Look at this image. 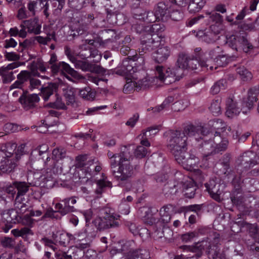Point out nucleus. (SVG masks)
I'll list each match as a JSON object with an SVG mask.
<instances>
[{
  "mask_svg": "<svg viewBox=\"0 0 259 259\" xmlns=\"http://www.w3.org/2000/svg\"><path fill=\"white\" fill-rule=\"evenodd\" d=\"M194 62H197V60L191 59L187 54L180 53L177 61L178 67L165 70L162 66L157 65L155 67L156 76L164 84H171L182 77L183 69L188 68L196 69V67L192 66Z\"/></svg>",
  "mask_w": 259,
  "mask_h": 259,
  "instance_id": "nucleus-1",
  "label": "nucleus"
},
{
  "mask_svg": "<svg viewBox=\"0 0 259 259\" xmlns=\"http://www.w3.org/2000/svg\"><path fill=\"white\" fill-rule=\"evenodd\" d=\"M132 155L124 152L111 158V170L114 179L120 184L128 182L134 175L133 166L131 163Z\"/></svg>",
  "mask_w": 259,
  "mask_h": 259,
  "instance_id": "nucleus-2",
  "label": "nucleus"
},
{
  "mask_svg": "<svg viewBox=\"0 0 259 259\" xmlns=\"http://www.w3.org/2000/svg\"><path fill=\"white\" fill-rule=\"evenodd\" d=\"M100 217L97 218L93 222L98 230L101 231L119 226L118 222L119 215L116 214L113 209L104 207L100 209Z\"/></svg>",
  "mask_w": 259,
  "mask_h": 259,
  "instance_id": "nucleus-3",
  "label": "nucleus"
},
{
  "mask_svg": "<svg viewBox=\"0 0 259 259\" xmlns=\"http://www.w3.org/2000/svg\"><path fill=\"white\" fill-rule=\"evenodd\" d=\"M168 134V147L174 156L185 152L189 140L184 131L170 130Z\"/></svg>",
  "mask_w": 259,
  "mask_h": 259,
  "instance_id": "nucleus-4",
  "label": "nucleus"
},
{
  "mask_svg": "<svg viewBox=\"0 0 259 259\" xmlns=\"http://www.w3.org/2000/svg\"><path fill=\"white\" fill-rule=\"evenodd\" d=\"M48 150V146L42 145L31 152L30 158L33 168L38 169L41 165L46 167H52L54 165V163H50L51 158L49 156Z\"/></svg>",
  "mask_w": 259,
  "mask_h": 259,
  "instance_id": "nucleus-5",
  "label": "nucleus"
},
{
  "mask_svg": "<svg viewBox=\"0 0 259 259\" xmlns=\"http://www.w3.org/2000/svg\"><path fill=\"white\" fill-rule=\"evenodd\" d=\"M226 39V45L235 52L242 49L247 53L252 48V46L249 43L246 37L244 35H241L239 33L227 35Z\"/></svg>",
  "mask_w": 259,
  "mask_h": 259,
  "instance_id": "nucleus-6",
  "label": "nucleus"
},
{
  "mask_svg": "<svg viewBox=\"0 0 259 259\" xmlns=\"http://www.w3.org/2000/svg\"><path fill=\"white\" fill-rule=\"evenodd\" d=\"M161 40L157 35L147 34L141 40V46L138 49L139 54L148 56L152 51L160 46Z\"/></svg>",
  "mask_w": 259,
  "mask_h": 259,
  "instance_id": "nucleus-7",
  "label": "nucleus"
},
{
  "mask_svg": "<svg viewBox=\"0 0 259 259\" xmlns=\"http://www.w3.org/2000/svg\"><path fill=\"white\" fill-rule=\"evenodd\" d=\"M188 139L194 138L196 141H199V139H203L208 133L207 129L202 125H194L189 124L186 126L183 130Z\"/></svg>",
  "mask_w": 259,
  "mask_h": 259,
  "instance_id": "nucleus-8",
  "label": "nucleus"
},
{
  "mask_svg": "<svg viewBox=\"0 0 259 259\" xmlns=\"http://www.w3.org/2000/svg\"><path fill=\"white\" fill-rule=\"evenodd\" d=\"M13 184L16 188L17 194L15 197V201L20 203H22L21 209L23 207H25V204L23 203L25 200L24 195L28 192L30 187L35 186V184L33 182H25L22 181H14Z\"/></svg>",
  "mask_w": 259,
  "mask_h": 259,
  "instance_id": "nucleus-9",
  "label": "nucleus"
},
{
  "mask_svg": "<svg viewBox=\"0 0 259 259\" xmlns=\"http://www.w3.org/2000/svg\"><path fill=\"white\" fill-rule=\"evenodd\" d=\"M220 29L216 24L211 25L209 29L199 31L196 36L208 44L213 43L219 38Z\"/></svg>",
  "mask_w": 259,
  "mask_h": 259,
  "instance_id": "nucleus-10",
  "label": "nucleus"
},
{
  "mask_svg": "<svg viewBox=\"0 0 259 259\" xmlns=\"http://www.w3.org/2000/svg\"><path fill=\"white\" fill-rule=\"evenodd\" d=\"M259 94V89L257 87L250 88L248 92V97L244 98L241 103V110L244 114H247L256 102Z\"/></svg>",
  "mask_w": 259,
  "mask_h": 259,
  "instance_id": "nucleus-11",
  "label": "nucleus"
},
{
  "mask_svg": "<svg viewBox=\"0 0 259 259\" xmlns=\"http://www.w3.org/2000/svg\"><path fill=\"white\" fill-rule=\"evenodd\" d=\"M51 69L52 73L55 75L58 73H63L66 72L77 79H83V77L79 75L77 71L71 68L70 66L64 62H59L57 64L49 66Z\"/></svg>",
  "mask_w": 259,
  "mask_h": 259,
  "instance_id": "nucleus-12",
  "label": "nucleus"
},
{
  "mask_svg": "<svg viewBox=\"0 0 259 259\" xmlns=\"http://www.w3.org/2000/svg\"><path fill=\"white\" fill-rule=\"evenodd\" d=\"M39 100V97L36 94L27 95L26 93H23L20 97L19 101L22 107L27 111L36 108Z\"/></svg>",
  "mask_w": 259,
  "mask_h": 259,
  "instance_id": "nucleus-13",
  "label": "nucleus"
},
{
  "mask_svg": "<svg viewBox=\"0 0 259 259\" xmlns=\"http://www.w3.org/2000/svg\"><path fill=\"white\" fill-rule=\"evenodd\" d=\"M231 154L226 153L221 160L220 168L217 171L222 178H229L233 176V170L230 166Z\"/></svg>",
  "mask_w": 259,
  "mask_h": 259,
  "instance_id": "nucleus-14",
  "label": "nucleus"
},
{
  "mask_svg": "<svg viewBox=\"0 0 259 259\" xmlns=\"http://www.w3.org/2000/svg\"><path fill=\"white\" fill-rule=\"evenodd\" d=\"M20 64L18 62H13L0 67V76L2 78L3 82L9 83L15 79L13 70L18 67Z\"/></svg>",
  "mask_w": 259,
  "mask_h": 259,
  "instance_id": "nucleus-15",
  "label": "nucleus"
},
{
  "mask_svg": "<svg viewBox=\"0 0 259 259\" xmlns=\"http://www.w3.org/2000/svg\"><path fill=\"white\" fill-rule=\"evenodd\" d=\"M236 55L234 54H223L222 53L220 54L214 60H207L206 61H201L199 64L202 67H205L207 70H212L213 67L210 65L211 62H215L218 66H224L227 64L228 63V59L231 58L235 57Z\"/></svg>",
  "mask_w": 259,
  "mask_h": 259,
  "instance_id": "nucleus-16",
  "label": "nucleus"
},
{
  "mask_svg": "<svg viewBox=\"0 0 259 259\" xmlns=\"http://www.w3.org/2000/svg\"><path fill=\"white\" fill-rule=\"evenodd\" d=\"M2 215L4 222L7 223L6 228L4 229L6 233L13 227V224H16L19 222L18 212L15 209L5 210Z\"/></svg>",
  "mask_w": 259,
  "mask_h": 259,
  "instance_id": "nucleus-17",
  "label": "nucleus"
},
{
  "mask_svg": "<svg viewBox=\"0 0 259 259\" xmlns=\"http://www.w3.org/2000/svg\"><path fill=\"white\" fill-rule=\"evenodd\" d=\"M75 68L80 69L84 71H91L97 74H104L106 70L102 66L92 64L87 61L79 60L75 63Z\"/></svg>",
  "mask_w": 259,
  "mask_h": 259,
  "instance_id": "nucleus-18",
  "label": "nucleus"
},
{
  "mask_svg": "<svg viewBox=\"0 0 259 259\" xmlns=\"http://www.w3.org/2000/svg\"><path fill=\"white\" fill-rule=\"evenodd\" d=\"M19 159L14 158H2L0 157V175L9 174L14 170L18 165Z\"/></svg>",
  "mask_w": 259,
  "mask_h": 259,
  "instance_id": "nucleus-19",
  "label": "nucleus"
},
{
  "mask_svg": "<svg viewBox=\"0 0 259 259\" xmlns=\"http://www.w3.org/2000/svg\"><path fill=\"white\" fill-rule=\"evenodd\" d=\"M95 159L89 158L87 155H79L76 158V167L77 168H82L87 173H90L92 171L94 164L96 163Z\"/></svg>",
  "mask_w": 259,
  "mask_h": 259,
  "instance_id": "nucleus-20",
  "label": "nucleus"
},
{
  "mask_svg": "<svg viewBox=\"0 0 259 259\" xmlns=\"http://www.w3.org/2000/svg\"><path fill=\"white\" fill-rule=\"evenodd\" d=\"M254 156V154L251 152H245L238 157L237 163L242 166L244 170H247L257 163V161L253 159Z\"/></svg>",
  "mask_w": 259,
  "mask_h": 259,
  "instance_id": "nucleus-21",
  "label": "nucleus"
},
{
  "mask_svg": "<svg viewBox=\"0 0 259 259\" xmlns=\"http://www.w3.org/2000/svg\"><path fill=\"white\" fill-rule=\"evenodd\" d=\"M134 17L148 23H151L159 21L158 16L155 12H146L141 9H137L134 13Z\"/></svg>",
  "mask_w": 259,
  "mask_h": 259,
  "instance_id": "nucleus-22",
  "label": "nucleus"
},
{
  "mask_svg": "<svg viewBox=\"0 0 259 259\" xmlns=\"http://www.w3.org/2000/svg\"><path fill=\"white\" fill-rule=\"evenodd\" d=\"M52 238L55 242L58 243L63 246L67 245L71 240H79L78 238L71 234L60 232H57L56 234L53 233Z\"/></svg>",
  "mask_w": 259,
  "mask_h": 259,
  "instance_id": "nucleus-23",
  "label": "nucleus"
},
{
  "mask_svg": "<svg viewBox=\"0 0 259 259\" xmlns=\"http://www.w3.org/2000/svg\"><path fill=\"white\" fill-rule=\"evenodd\" d=\"M206 190L210 194L211 197L217 201L220 200V195L222 193L220 189L221 185L217 183L214 180H211L208 183L205 184Z\"/></svg>",
  "mask_w": 259,
  "mask_h": 259,
  "instance_id": "nucleus-24",
  "label": "nucleus"
},
{
  "mask_svg": "<svg viewBox=\"0 0 259 259\" xmlns=\"http://www.w3.org/2000/svg\"><path fill=\"white\" fill-rule=\"evenodd\" d=\"M20 26L26 28L28 32L35 34H38L41 32V25L38 23V20L37 18L24 20L20 24Z\"/></svg>",
  "mask_w": 259,
  "mask_h": 259,
  "instance_id": "nucleus-25",
  "label": "nucleus"
},
{
  "mask_svg": "<svg viewBox=\"0 0 259 259\" xmlns=\"http://www.w3.org/2000/svg\"><path fill=\"white\" fill-rule=\"evenodd\" d=\"M176 160L182 164L184 168L188 170H192L194 166L199 162V160H194L186 157L185 152L175 156Z\"/></svg>",
  "mask_w": 259,
  "mask_h": 259,
  "instance_id": "nucleus-26",
  "label": "nucleus"
},
{
  "mask_svg": "<svg viewBox=\"0 0 259 259\" xmlns=\"http://www.w3.org/2000/svg\"><path fill=\"white\" fill-rule=\"evenodd\" d=\"M170 54V51L168 47H161L153 53V58L155 62L162 63L167 59Z\"/></svg>",
  "mask_w": 259,
  "mask_h": 259,
  "instance_id": "nucleus-27",
  "label": "nucleus"
},
{
  "mask_svg": "<svg viewBox=\"0 0 259 259\" xmlns=\"http://www.w3.org/2000/svg\"><path fill=\"white\" fill-rule=\"evenodd\" d=\"M169 6L164 2H160L158 3L155 8V12L159 18V21H166L169 17Z\"/></svg>",
  "mask_w": 259,
  "mask_h": 259,
  "instance_id": "nucleus-28",
  "label": "nucleus"
},
{
  "mask_svg": "<svg viewBox=\"0 0 259 259\" xmlns=\"http://www.w3.org/2000/svg\"><path fill=\"white\" fill-rule=\"evenodd\" d=\"M175 208V206L170 204L162 206L159 210L160 218L159 221L163 224L168 223L171 219V215L174 213Z\"/></svg>",
  "mask_w": 259,
  "mask_h": 259,
  "instance_id": "nucleus-29",
  "label": "nucleus"
},
{
  "mask_svg": "<svg viewBox=\"0 0 259 259\" xmlns=\"http://www.w3.org/2000/svg\"><path fill=\"white\" fill-rule=\"evenodd\" d=\"M16 147L15 144L8 143L1 147L0 151V157L2 158H14L16 159H19L18 154L14 151Z\"/></svg>",
  "mask_w": 259,
  "mask_h": 259,
  "instance_id": "nucleus-30",
  "label": "nucleus"
},
{
  "mask_svg": "<svg viewBox=\"0 0 259 259\" xmlns=\"http://www.w3.org/2000/svg\"><path fill=\"white\" fill-rule=\"evenodd\" d=\"M213 141L217 153L225 151L227 149L229 141L227 139L222 138L220 132H215Z\"/></svg>",
  "mask_w": 259,
  "mask_h": 259,
  "instance_id": "nucleus-31",
  "label": "nucleus"
},
{
  "mask_svg": "<svg viewBox=\"0 0 259 259\" xmlns=\"http://www.w3.org/2000/svg\"><path fill=\"white\" fill-rule=\"evenodd\" d=\"M242 111L241 108L238 107L236 103L232 99L229 98L226 101V115L229 118H233L239 114Z\"/></svg>",
  "mask_w": 259,
  "mask_h": 259,
  "instance_id": "nucleus-32",
  "label": "nucleus"
},
{
  "mask_svg": "<svg viewBox=\"0 0 259 259\" xmlns=\"http://www.w3.org/2000/svg\"><path fill=\"white\" fill-rule=\"evenodd\" d=\"M150 257V253L148 250L139 249L130 250L125 259H149Z\"/></svg>",
  "mask_w": 259,
  "mask_h": 259,
  "instance_id": "nucleus-33",
  "label": "nucleus"
},
{
  "mask_svg": "<svg viewBox=\"0 0 259 259\" xmlns=\"http://www.w3.org/2000/svg\"><path fill=\"white\" fill-rule=\"evenodd\" d=\"M66 151L62 147H57L52 151V157L51 158L50 163H54V165L52 167H47L48 168H54L56 166L57 161L62 160L66 156Z\"/></svg>",
  "mask_w": 259,
  "mask_h": 259,
  "instance_id": "nucleus-34",
  "label": "nucleus"
},
{
  "mask_svg": "<svg viewBox=\"0 0 259 259\" xmlns=\"http://www.w3.org/2000/svg\"><path fill=\"white\" fill-rule=\"evenodd\" d=\"M62 202L64 203V204L57 203L55 205V208L61 215H64L68 213L73 211L74 206L70 205V200L68 199H64L62 200Z\"/></svg>",
  "mask_w": 259,
  "mask_h": 259,
  "instance_id": "nucleus-35",
  "label": "nucleus"
},
{
  "mask_svg": "<svg viewBox=\"0 0 259 259\" xmlns=\"http://www.w3.org/2000/svg\"><path fill=\"white\" fill-rule=\"evenodd\" d=\"M78 92L80 97L87 101H93L96 96V92L89 87L79 89Z\"/></svg>",
  "mask_w": 259,
  "mask_h": 259,
  "instance_id": "nucleus-36",
  "label": "nucleus"
},
{
  "mask_svg": "<svg viewBox=\"0 0 259 259\" xmlns=\"http://www.w3.org/2000/svg\"><path fill=\"white\" fill-rule=\"evenodd\" d=\"M201 152L203 156L207 157L209 155L217 153L215 145L213 140H209L208 142H205L202 144Z\"/></svg>",
  "mask_w": 259,
  "mask_h": 259,
  "instance_id": "nucleus-37",
  "label": "nucleus"
},
{
  "mask_svg": "<svg viewBox=\"0 0 259 259\" xmlns=\"http://www.w3.org/2000/svg\"><path fill=\"white\" fill-rule=\"evenodd\" d=\"M146 55H140L136 54L135 55L130 56L136 71H140L144 68L145 63V59L147 57Z\"/></svg>",
  "mask_w": 259,
  "mask_h": 259,
  "instance_id": "nucleus-38",
  "label": "nucleus"
},
{
  "mask_svg": "<svg viewBox=\"0 0 259 259\" xmlns=\"http://www.w3.org/2000/svg\"><path fill=\"white\" fill-rule=\"evenodd\" d=\"M197 186L193 181L185 183L183 186L184 195L188 198H192L195 195Z\"/></svg>",
  "mask_w": 259,
  "mask_h": 259,
  "instance_id": "nucleus-39",
  "label": "nucleus"
},
{
  "mask_svg": "<svg viewBox=\"0 0 259 259\" xmlns=\"http://www.w3.org/2000/svg\"><path fill=\"white\" fill-rule=\"evenodd\" d=\"M205 3L206 0H190L188 9L191 13L198 12L202 9Z\"/></svg>",
  "mask_w": 259,
  "mask_h": 259,
  "instance_id": "nucleus-40",
  "label": "nucleus"
},
{
  "mask_svg": "<svg viewBox=\"0 0 259 259\" xmlns=\"http://www.w3.org/2000/svg\"><path fill=\"white\" fill-rule=\"evenodd\" d=\"M75 89L68 87L64 90V96L68 105L73 106L75 104Z\"/></svg>",
  "mask_w": 259,
  "mask_h": 259,
  "instance_id": "nucleus-41",
  "label": "nucleus"
},
{
  "mask_svg": "<svg viewBox=\"0 0 259 259\" xmlns=\"http://www.w3.org/2000/svg\"><path fill=\"white\" fill-rule=\"evenodd\" d=\"M35 39L40 44L42 45H47L52 39L57 41L56 33L53 31L51 33H48L47 36L43 37L42 36H37L35 37Z\"/></svg>",
  "mask_w": 259,
  "mask_h": 259,
  "instance_id": "nucleus-42",
  "label": "nucleus"
},
{
  "mask_svg": "<svg viewBox=\"0 0 259 259\" xmlns=\"http://www.w3.org/2000/svg\"><path fill=\"white\" fill-rule=\"evenodd\" d=\"M181 248H183L184 250L187 251H191L192 252H197V256H192L190 257V259H198V257L201 255V253H199V251H200L202 249H203V247L201 245L197 243L195 246H187L184 245L181 247Z\"/></svg>",
  "mask_w": 259,
  "mask_h": 259,
  "instance_id": "nucleus-43",
  "label": "nucleus"
},
{
  "mask_svg": "<svg viewBox=\"0 0 259 259\" xmlns=\"http://www.w3.org/2000/svg\"><path fill=\"white\" fill-rule=\"evenodd\" d=\"M43 0L30 1L27 5L28 11L31 17L34 16L38 9V5H41Z\"/></svg>",
  "mask_w": 259,
  "mask_h": 259,
  "instance_id": "nucleus-44",
  "label": "nucleus"
},
{
  "mask_svg": "<svg viewBox=\"0 0 259 259\" xmlns=\"http://www.w3.org/2000/svg\"><path fill=\"white\" fill-rule=\"evenodd\" d=\"M142 211H144L145 212V215L143 217V221L145 224L149 225H152L157 223V219H155L152 214V211L150 209L144 208Z\"/></svg>",
  "mask_w": 259,
  "mask_h": 259,
  "instance_id": "nucleus-45",
  "label": "nucleus"
},
{
  "mask_svg": "<svg viewBox=\"0 0 259 259\" xmlns=\"http://www.w3.org/2000/svg\"><path fill=\"white\" fill-rule=\"evenodd\" d=\"M56 85L54 83H50L45 88L41 89V94L45 101H47L50 96L54 93V90L56 89Z\"/></svg>",
  "mask_w": 259,
  "mask_h": 259,
  "instance_id": "nucleus-46",
  "label": "nucleus"
},
{
  "mask_svg": "<svg viewBox=\"0 0 259 259\" xmlns=\"http://www.w3.org/2000/svg\"><path fill=\"white\" fill-rule=\"evenodd\" d=\"M97 188L95 190V193L97 195H101L106 187H110L111 186V183L104 180H99L97 182Z\"/></svg>",
  "mask_w": 259,
  "mask_h": 259,
  "instance_id": "nucleus-47",
  "label": "nucleus"
},
{
  "mask_svg": "<svg viewBox=\"0 0 259 259\" xmlns=\"http://www.w3.org/2000/svg\"><path fill=\"white\" fill-rule=\"evenodd\" d=\"M208 255L209 258L212 259H224L225 256L220 252V249L214 246L213 248L210 247L208 251Z\"/></svg>",
  "mask_w": 259,
  "mask_h": 259,
  "instance_id": "nucleus-48",
  "label": "nucleus"
},
{
  "mask_svg": "<svg viewBox=\"0 0 259 259\" xmlns=\"http://www.w3.org/2000/svg\"><path fill=\"white\" fill-rule=\"evenodd\" d=\"M78 239V240H77V239L75 240H76L75 246L74 247H71L69 250L72 252V254L76 255V252L79 250V252L80 255H82L83 253V252H82V250L88 248L90 246V244L87 242H78V241H80V239Z\"/></svg>",
  "mask_w": 259,
  "mask_h": 259,
  "instance_id": "nucleus-49",
  "label": "nucleus"
},
{
  "mask_svg": "<svg viewBox=\"0 0 259 259\" xmlns=\"http://www.w3.org/2000/svg\"><path fill=\"white\" fill-rule=\"evenodd\" d=\"M11 233L15 237H24L28 234H33L31 230L29 228L26 227H23L21 229H13L11 231Z\"/></svg>",
  "mask_w": 259,
  "mask_h": 259,
  "instance_id": "nucleus-50",
  "label": "nucleus"
},
{
  "mask_svg": "<svg viewBox=\"0 0 259 259\" xmlns=\"http://www.w3.org/2000/svg\"><path fill=\"white\" fill-rule=\"evenodd\" d=\"M209 126H211L214 130H221L224 131L226 130V124L220 119L209 121L208 122Z\"/></svg>",
  "mask_w": 259,
  "mask_h": 259,
  "instance_id": "nucleus-51",
  "label": "nucleus"
},
{
  "mask_svg": "<svg viewBox=\"0 0 259 259\" xmlns=\"http://www.w3.org/2000/svg\"><path fill=\"white\" fill-rule=\"evenodd\" d=\"M168 18H170L172 20L175 21H180L184 17L183 12L181 10H172L169 11Z\"/></svg>",
  "mask_w": 259,
  "mask_h": 259,
  "instance_id": "nucleus-52",
  "label": "nucleus"
},
{
  "mask_svg": "<svg viewBox=\"0 0 259 259\" xmlns=\"http://www.w3.org/2000/svg\"><path fill=\"white\" fill-rule=\"evenodd\" d=\"M30 215L27 214L24 215L23 217L19 216V222L22 225L26 226V227L31 228L34 224V220L31 218Z\"/></svg>",
  "mask_w": 259,
  "mask_h": 259,
  "instance_id": "nucleus-53",
  "label": "nucleus"
},
{
  "mask_svg": "<svg viewBox=\"0 0 259 259\" xmlns=\"http://www.w3.org/2000/svg\"><path fill=\"white\" fill-rule=\"evenodd\" d=\"M81 56H83L84 58H96L94 60V62H98L101 58V55L99 53V51L95 49H90L89 55L86 54H81Z\"/></svg>",
  "mask_w": 259,
  "mask_h": 259,
  "instance_id": "nucleus-54",
  "label": "nucleus"
},
{
  "mask_svg": "<svg viewBox=\"0 0 259 259\" xmlns=\"http://www.w3.org/2000/svg\"><path fill=\"white\" fill-rule=\"evenodd\" d=\"M209 109L214 115H218L221 113V106L219 100L213 101L209 107Z\"/></svg>",
  "mask_w": 259,
  "mask_h": 259,
  "instance_id": "nucleus-55",
  "label": "nucleus"
},
{
  "mask_svg": "<svg viewBox=\"0 0 259 259\" xmlns=\"http://www.w3.org/2000/svg\"><path fill=\"white\" fill-rule=\"evenodd\" d=\"M31 76L30 75L29 71L28 70H22L21 71L17 76L18 79H19L23 84L24 83L30 80Z\"/></svg>",
  "mask_w": 259,
  "mask_h": 259,
  "instance_id": "nucleus-56",
  "label": "nucleus"
},
{
  "mask_svg": "<svg viewBox=\"0 0 259 259\" xmlns=\"http://www.w3.org/2000/svg\"><path fill=\"white\" fill-rule=\"evenodd\" d=\"M122 65L123 69L126 71L127 74H132L133 72L137 71L135 70V66L133 62H130L129 60H125L122 62Z\"/></svg>",
  "mask_w": 259,
  "mask_h": 259,
  "instance_id": "nucleus-57",
  "label": "nucleus"
},
{
  "mask_svg": "<svg viewBox=\"0 0 259 259\" xmlns=\"http://www.w3.org/2000/svg\"><path fill=\"white\" fill-rule=\"evenodd\" d=\"M4 54L5 58L9 61H17L20 59V55L15 52H9L6 51Z\"/></svg>",
  "mask_w": 259,
  "mask_h": 259,
  "instance_id": "nucleus-58",
  "label": "nucleus"
},
{
  "mask_svg": "<svg viewBox=\"0 0 259 259\" xmlns=\"http://www.w3.org/2000/svg\"><path fill=\"white\" fill-rule=\"evenodd\" d=\"M174 101V98L172 96H169L165 99L162 104L159 106L155 107V110L157 112H160L164 108H166L170 103Z\"/></svg>",
  "mask_w": 259,
  "mask_h": 259,
  "instance_id": "nucleus-59",
  "label": "nucleus"
},
{
  "mask_svg": "<svg viewBox=\"0 0 259 259\" xmlns=\"http://www.w3.org/2000/svg\"><path fill=\"white\" fill-rule=\"evenodd\" d=\"M237 72L242 77L244 80H248L252 78V74L244 67H240L237 69Z\"/></svg>",
  "mask_w": 259,
  "mask_h": 259,
  "instance_id": "nucleus-60",
  "label": "nucleus"
},
{
  "mask_svg": "<svg viewBox=\"0 0 259 259\" xmlns=\"http://www.w3.org/2000/svg\"><path fill=\"white\" fill-rule=\"evenodd\" d=\"M16 17L19 20H23L31 16L28 11H26L25 7L23 6L18 10Z\"/></svg>",
  "mask_w": 259,
  "mask_h": 259,
  "instance_id": "nucleus-61",
  "label": "nucleus"
},
{
  "mask_svg": "<svg viewBox=\"0 0 259 259\" xmlns=\"http://www.w3.org/2000/svg\"><path fill=\"white\" fill-rule=\"evenodd\" d=\"M147 153V149L143 146H138L135 151L136 156L140 158L145 157Z\"/></svg>",
  "mask_w": 259,
  "mask_h": 259,
  "instance_id": "nucleus-62",
  "label": "nucleus"
},
{
  "mask_svg": "<svg viewBox=\"0 0 259 259\" xmlns=\"http://www.w3.org/2000/svg\"><path fill=\"white\" fill-rule=\"evenodd\" d=\"M50 106L59 109H65L66 108L65 104L62 102L61 99L58 97L56 98L55 102L50 103Z\"/></svg>",
  "mask_w": 259,
  "mask_h": 259,
  "instance_id": "nucleus-63",
  "label": "nucleus"
},
{
  "mask_svg": "<svg viewBox=\"0 0 259 259\" xmlns=\"http://www.w3.org/2000/svg\"><path fill=\"white\" fill-rule=\"evenodd\" d=\"M197 234L195 232H190L182 235L181 239L183 242H188L192 241Z\"/></svg>",
  "mask_w": 259,
  "mask_h": 259,
  "instance_id": "nucleus-64",
  "label": "nucleus"
}]
</instances>
